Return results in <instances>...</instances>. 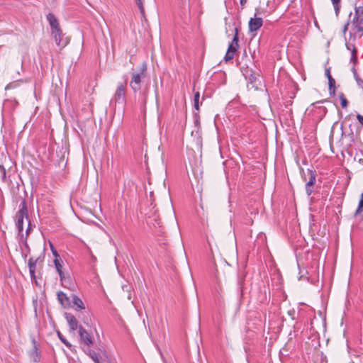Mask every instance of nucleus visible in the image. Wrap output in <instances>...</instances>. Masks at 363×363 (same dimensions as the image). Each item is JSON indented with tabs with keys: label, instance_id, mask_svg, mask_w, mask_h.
I'll use <instances>...</instances> for the list:
<instances>
[{
	"label": "nucleus",
	"instance_id": "obj_13",
	"mask_svg": "<svg viewBox=\"0 0 363 363\" xmlns=\"http://www.w3.org/2000/svg\"><path fill=\"white\" fill-rule=\"evenodd\" d=\"M72 302L77 310H81L84 308V305L82 299L76 296H73Z\"/></svg>",
	"mask_w": 363,
	"mask_h": 363
},
{
	"label": "nucleus",
	"instance_id": "obj_28",
	"mask_svg": "<svg viewBox=\"0 0 363 363\" xmlns=\"http://www.w3.org/2000/svg\"><path fill=\"white\" fill-rule=\"evenodd\" d=\"M231 43L235 44V46H239V45H238V33H235V35H234Z\"/></svg>",
	"mask_w": 363,
	"mask_h": 363
},
{
	"label": "nucleus",
	"instance_id": "obj_35",
	"mask_svg": "<svg viewBox=\"0 0 363 363\" xmlns=\"http://www.w3.org/2000/svg\"><path fill=\"white\" fill-rule=\"evenodd\" d=\"M347 46V48L349 50H352V48L354 47V45H346Z\"/></svg>",
	"mask_w": 363,
	"mask_h": 363
},
{
	"label": "nucleus",
	"instance_id": "obj_38",
	"mask_svg": "<svg viewBox=\"0 0 363 363\" xmlns=\"http://www.w3.org/2000/svg\"><path fill=\"white\" fill-rule=\"evenodd\" d=\"M235 33L238 34V28H237V27L235 28Z\"/></svg>",
	"mask_w": 363,
	"mask_h": 363
},
{
	"label": "nucleus",
	"instance_id": "obj_10",
	"mask_svg": "<svg viewBox=\"0 0 363 363\" xmlns=\"http://www.w3.org/2000/svg\"><path fill=\"white\" fill-rule=\"evenodd\" d=\"M89 357L95 363H106L108 362V357L105 352L97 353L94 352L91 354Z\"/></svg>",
	"mask_w": 363,
	"mask_h": 363
},
{
	"label": "nucleus",
	"instance_id": "obj_37",
	"mask_svg": "<svg viewBox=\"0 0 363 363\" xmlns=\"http://www.w3.org/2000/svg\"><path fill=\"white\" fill-rule=\"evenodd\" d=\"M49 244H50V247L51 250H54L53 249L54 247H53V245H52V242H49Z\"/></svg>",
	"mask_w": 363,
	"mask_h": 363
},
{
	"label": "nucleus",
	"instance_id": "obj_1",
	"mask_svg": "<svg viewBox=\"0 0 363 363\" xmlns=\"http://www.w3.org/2000/svg\"><path fill=\"white\" fill-rule=\"evenodd\" d=\"M47 19L51 28V34L57 46L64 48L69 41L67 37L63 36L62 30L60 29L57 19L55 15L50 13L47 15Z\"/></svg>",
	"mask_w": 363,
	"mask_h": 363
},
{
	"label": "nucleus",
	"instance_id": "obj_29",
	"mask_svg": "<svg viewBox=\"0 0 363 363\" xmlns=\"http://www.w3.org/2000/svg\"><path fill=\"white\" fill-rule=\"evenodd\" d=\"M239 46H235V44L233 43H230L228 46V48L229 50L233 51V52H236Z\"/></svg>",
	"mask_w": 363,
	"mask_h": 363
},
{
	"label": "nucleus",
	"instance_id": "obj_16",
	"mask_svg": "<svg viewBox=\"0 0 363 363\" xmlns=\"http://www.w3.org/2000/svg\"><path fill=\"white\" fill-rule=\"evenodd\" d=\"M199 98L200 94L197 91L195 93L194 96V106L197 111L199 109Z\"/></svg>",
	"mask_w": 363,
	"mask_h": 363
},
{
	"label": "nucleus",
	"instance_id": "obj_22",
	"mask_svg": "<svg viewBox=\"0 0 363 363\" xmlns=\"http://www.w3.org/2000/svg\"><path fill=\"white\" fill-rule=\"evenodd\" d=\"M357 50L354 47H353L350 61L352 62L353 63H355L357 62Z\"/></svg>",
	"mask_w": 363,
	"mask_h": 363
},
{
	"label": "nucleus",
	"instance_id": "obj_20",
	"mask_svg": "<svg viewBox=\"0 0 363 363\" xmlns=\"http://www.w3.org/2000/svg\"><path fill=\"white\" fill-rule=\"evenodd\" d=\"M340 101H341V106L342 108H346L348 105V101L347 100V99L345 97V95L344 94L341 93L340 94Z\"/></svg>",
	"mask_w": 363,
	"mask_h": 363
},
{
	"label": "nucleus",
	"instance_id": "obj_4",
	"mask_svg": "<svg viewBox=\"0 0 363 363\" xmlns=\"http://www.w3.org/2000/svg\"><path fill=\"white\" fill-rule=\"evenodd\" d=\"M111 102L115 104H123L125 102V86L123 84H119L111 99Z\"/></svg>",
	"mask_w": 363,
	"mask_h": 363
},
{
	"label": "nucleus",
	"instance_id": "obj_7",
	"mask_svg": "<svg viewBox=\"0 0 363 363\" xmlns=\"http://www.w3.org/2000/svg\"><path fill=\"white\" fill-rule=\"evenodd\" d=\"M43 260L41 259V256H39L38 258H33L30 257L28 259V267H29V272L31 277V279L33 280H35V271L36 266L38 264H40Z\"/></svg>",
	"mask_w": 363,
	"mask_h": 363
},
{
	"label": "nucleus",
	"instance_id": "obj_26",
	"mask_svg": "<svg viewBox=\"0 0 363 363\" xmlns=\"http://www.w3.org/2000/svg\"><path fill=\"white\" fill-rule=\"evenodd\" d=\"M83 348V350L85 352V353L89 356L90 357L92 354L94 353L95 351L92 350L90 349V347H87V346H83L82 347Z\"/></svg>",
	"mask_w": 363,
	"mask_h": 363
},
{
	"label": "nucleus",
	"instance_id": "obj_31",
	"mask_svg": "<svg viewBox=\"0 0 363 363\" xmlns=\"http://www.w3.org/2000/svg\"><path fill=\"white\" fill-rule=\"evenodd\" d=\"M357 118L358 120V121L362 124L363 125V116L360 115V114H357Z\"/></svg>",
	"mask_w": 363,
	"mask_h": 363
},
{
	"label": "nucleus",
	"instance_id": "obj_6",
	"mask_svg": "<svg viewBox=\"0 0 363 363\" xmlns=\"http://www.w3.org/2000/svg\"><path fill=\"white\" fill-rule=\"evenodd\" d=\"M307 176L308 177V180L306 182V191L308 196H310L313 191V186L315 183V173L313 172L312 170L308 169L307 170Z\"/></svg>",
	"mask_w": 363,
	"mask_h": 363
},
{
	"label": "nucleus",
	"instance_id": "obj_41",
	"mask_svg": "<svg viewBox=\"0 0 363 363\" xmlns=\"http://www.w3.org/2000/svg\"><path fill=\"white\" fill-rule=\"evenodd\" d=\"M359 162L363 164V159L359 160Z\"/></svg>",
	"mask_w": 363,
	"mask_h": 363
},
{
	"label": "nucleus",
	"instance_id": "obj_39",
	"mask_svg": "<svg viewBox=\"0 0 363 363\" xmlns=\"http://www.w3.org/2000/svg\"><path fill=\"white\" fill-rule=\"evenodd\" d=\"M303 179L305 181H306V175L304 174Z\"/></svg>",
	"mask_w": 363,
	"mask_h": 363
},
{
	"label": "nucleus",
	"instance_id": "obj_8",
	"mask_svg": "<svg viewBox=\"0 0 363 363\" xmlns=\"http://www.w3.org/2000/svg\"><path fill=\"white\" fill-rule=\"evenodd\" d=\"M79 335L80 340L83 343V346L91 347L93 344V341L89 333L82 327H79Z\"/></svg>",
	"mask_w": 363,
	"mask_h": 363
},
{
	"label": "nucleus",
	"instance_id": "obj_5",
	"mask_svg": "<svg viewBox=\"0 0 363 363\" xmlns=\"http://www.w3.org/2000/svg\"><path fill=\"white\" fill-rule=\"evenodd\" d=\"M54 257V264L56 268V270L60 277L61 280L65 279L64 273L62 270L63 266V261L61 257L57 253V251H52Z\"/></svg>",
	"mask_w": 363,
	"mask_h": 363
},
{
	"label": "nucleus",
	"instance_id": "obj_19",
	"mask_svg": "<svg viewBox=\"0 0 363 363\" xmlns=\"http://www.w3.org/2000/svg\"><path fill=\"white\" fill-rule=\"evenodd\" d=\"M57 336L60 340L69 348L72 347V345L65 338V337L60 333L57 332Z\"/></svg>",
	"mask_w": 363,
	"mask_h": 363
},
{
	"label": "nucleus",
	"instance_id": "obj_32",
	"mask_svg": "<svg viewBox=\"0 0 363 363\" xmlns=\"http://www.w3.org/2000/svg\"><path fill=\"white\" fill-rule=\"evenodd\" d=\"M33 359H34L35 362H38L39 359H40L38 354V352L36 351L34 353Z\"/></svg>",
	"mask_w": 363,
	"mask_h": 363
},
{
	"label": "nucleus",
	"instance_id": "obj_9",
	"mask_svg": "<svg viewBox=\"0 0 363 363\" xmlns=\"http://www.w3.org/2000/svg\"><path fill=\"white\" fill-rule=\"evenodd\" d=\"M263 21L262 18H252L249 21V30L251 32H255L259 30L262 26Z\"/></svg>",
	"mask_w": 363,
	"mask_h": 363
},
{
	"label": "nucleus",
	"instance_id": "obj_24",
	"mask_svg": "<svg viewBox=\"0 0 363 363\" xmlns=\"http://www.w3.org/2000/svg\"><path fill=\"white\" fill-rule=\"evenodd\" d=\"M332 1V3L334 6V9L335 10V12L337 14V13L339 12V10H340V0H331Z\"/></svg>",
	"mask_w": 363,
	"mask_h": 363
},
{
	"label": "nucleus",
	"instance_id": "obj_14",
	"mask_svg": "<svg viewBox=\"0 0 363 363\" xmlns=\"http://www.w3.org/2000/svg\"><path fill=\"white\" fill-rule=\"evenodd\" d=\"M335 79L332 77L331 75H329L328 85H329V90H330V94H335Z\"/></svg>",
	"mask_w": 363,
	"mask_h": 363
},
{
	"label": "nucleus",
	"instance_id": "obj_27",
	"mask_svg": "<svg viewBox=\"0 0 363 363\" xmlns=\"http://www.w3.org/2000/svg\"><path fill=\"white\" fill-rule=\"evenodd\" d=\"M363 211V200H359L358 208L356 211L355 214H359Z\"/></svg>",
	"mask_w": 363,
	"mask_h": 363
},
{
	"label": "nucleus",
	"instance_id": "obj_30",
	"mask_svg": "<svg viewBox=\"0 0 363 363\" xmlns=\"http://www.w3.org/2000/svg\"><path fill=\"white\" fill-rule=\"evenodd\" d=\"M299 274H300V276L298 277L299 280H302V279H306L307 280H308V277H306L305 273L302 270H300Z\"/></svg>",
	"mask_w": 363,
	"mask_h": 363
},
{
	"label": "nucleus",
	"instance_id": "obj_11",
	"mask_svg": "<svg viewBox=\"0 0 363 363\" xmlns=\"http://www.w3.org/2000/svg\"><path fill=\"white\" fill-rule=\"evenodd\" d=\"M65 318L68 323L70 330L74 331L78 327V322L76 318L71 313H66Z\"/></svg>",
	"mask_w": 363,
	"mask_h": 363
},
{
	"label": "nucleus",
	"instance_id": "obj_42",
	"mask_svg": "<svg viewBox=\"0 0 363 363\" xmlns=\"http://www.w3.org/2000/svg\"><path fill=\"white\" fill-rule=\"evenodd\" d=\"M356 81H357L358 83L360 82L357 78H356Z\"/></svg>",
	"mask_w": 363,
	"mask_h": 363
},
{
	"label": "nucleus",
	"instance_id": "obj_36",
	"mask_svg": "<svg viewBox=\"0 0 363 363\" xmlns=\"http://www.w3.org/2000/svg\"><path fill=\"white\" fill-rule=\"evenodd\" d=\"M325 74H326V76H327L328 79H329V75H330V70H329V69H327V70L325 71Z\"/></svg>",
	"mask_w": 363,
	"mask_h": 363
},
{
	"label": "nucleus",
	"instance_id": "obj_23",
	"mask_svg": "<svg viewBox=\"0 0 363 363\" xmlns=\"http://www.w3.org/2000/svg\"><path fill=\"white\" fill-rule=\"evenodd\" d=\"M57 296H58L59 301H60V303L62 304L64 303V301H67V297L66 294H64L63 292H59L57 294Z\"/></svg>",
	"mask_w": 363,
	"mask_h": 363
},
{
	"label": "nucleus",
	"instance_id": "obj_2",
	"mask_svg": "<svg viewBox=\"0 0 363 363\" xmlns=\"http://www.w3.org/2000/svg\"><path fill=\"white\" fill-rule=\"evenodd\" d=\"M147 66L145 63H143L139 72L132 73L130 86L134 92H136L140 89L142 79L145 77V72Z\"/></svg>",
	"mask_w": 363,
	"mask_h": 363
},
{
	"label": "nucleus",
	"instance_id": "obj_34",
	"mask_svg": "<svg viewBox=\"0 0 363 363\" xmlns=\"http://www.w3.org/2000/svg\"><path fill=\"white\" fill-rule=\"evenodd\" d=\"M247 0H240L241 6H244Z\"/></svg>",
	"mask_w": 363,
	"mask_h": 363
},
{
	"label": "nucleus",
	"instance_id": "obj_33",
	"mask_svg": "<svg viewBox=\"0 0 363 363\" xmlns=\"http://www.w3.org/2000/svg\"><path fill=\"white\" fill-rule=\"evenodd\" d=\"M348 26H349V23H346L345 26H344V28H343V30H342V32L344 34H345L346 31L348 29Z\"/></svg>",
	"mask_w": 363,
	"mask_h": 363
},
{
	"label": "nucleus",
	"instance_id": "obj_3",
	"mask_svg": "<svg viewBox=\"0 0 363 363\" xmlns=\"http://www.w3.org/2000/svg\"><path fill=\"white\" fill-rule=\"evenodd\" d=\"M25 218L28 219V208L26 201H23L20 204V209L16 216V225L19 233L23 230Z\"/></svg>",
	"mask_w": 363,
	"mask_h": 363
},
{
	"label": "nucleus",
	"instance_id": "obj_12",
	"mask_svg": "<svg viewBox=\"0 0 363 363\" xmlns=\"http://www.w3.org/2000/svg\"><path fill=\"white\" fill-rule=\"evenodd\" d=\"M352 23V26H354V30H356L359 33H361L362 35H363V17H354Z\"/></svg>",
	"mask_w": 363,
	"mask_h": 363
},
{
	"label": "nucleus",
	"instance_id": "obj_21",
	"mask_svg": "<svg viewBox=\"0 0 363 363\" xmlns=\"http://www.w3.org/2000/svg\"><path fill=\"white\" fill-rule=\"evenodd\" d=\"M362 15H363V7H356L354 17L362 18Z\"/></svg>",
	"mask_w": 363,
	"mask_h": 363
},
{
	"label": "nucleus",
	"instance_id": "obj_40",
	"mask_svg": "<svg viewBox=\"0 0 363 363\" xmlns=\"http://www.w3.org/2000/svg\"><path fill=\"white\" fill-rule=\"evenodd\" d=\"M361 200H363V193L361 194Z\"/></svg>",
	"mask_w": 363,
	"mask_h": 363
},
{
	"label": "nucleus",
	"instance_id": "obj_25",
	"mask_svg": "<svg viewBox=\"0 0 363 363\" xmlns=\"http://www.w3.org/2000/svg\"><path fill=\"white\" fill-rule=\"evenodd\" d=\"M83 348V350L85 352V353L89 356L90 357L92 354L94 353L95 351L92 350L90 349V347H87V346H83L82 347Z\"/></svg>",
	"mask_w": 363,
	"mask_h": 363
},
{
	"label": "nucleus",
	"instance_id": "obj_15",
	"mask_svg": "<svg viewBox=\"0 0 363 363\" xmlns=\"http://www.w3.org/2000/svg\"><path fill=\"white\" fill-rule=\"evenodd\" d=\"M20 82L21 81H19V80H16V81H13L11 83L8 84L5 87V90L7 91L9 89L17 88L20 84Z\"/></svg>",
	"mask_w": 363,
	"mask_h": 363
},
{
	"label": "nucleus",
	"instance_id": "obj_17",
	"mask_svg": "<svg viewBox=\"0 0 363 363\" xmlns=\"http://www.w3.org/2000/svg\"><path fill=\"white\" fill-rule=\"evenodd\" d=\"M136 4L139 8L140 12L143 17H145V9L143 6V0H136Z\"/></svg>",
	"mask_w": 363,
	"mask_h": 363
},
{
	"label": "nucleus",
	"instance_id": "obj_18",
	"mask_svg": "<svg viewBox=\"0 0 363 363\" xmlns=\"http://www.w3.org/2000/svg\"><path fill=\"white\" fill-rule=\"evenodd\" d=\"M235 53V52H233V51L228 49L227 52L225 56V60L226 62H228V61L233 60L234 57Z\"/></svg>",
	"mask_w": 363,
	"mask_h": 363
}]
</instances>
